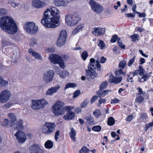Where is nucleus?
<instances>
[{"label": "nucleus", "mask_w": 153, "mask_h": 153, "mask_svg": "<svg viewBox=\"0 0 153 153\" xmlns=\"http://www.w3.org/2000/svg\"><path fill=\"white\" fill-rule=\"evenodd\" d=\"M71 131L69 133L70 137L73 141H75L76 140L75 137L76 134V132L73 127L71 128Z\"/></svg>", "instance_id": "obj_28"}, {"label": "nucleus", "mask_w": 153, "mask_h": 153, "mask_svg": "<svg viewBox=\"0 0 153 153\" xmlns=\"http://www.w3.org/2000/svg\"><path fill=\"white\" fill-rule=\"evenodd\" d=\"M137 89L138 91V92L137 93L138 95H144L146 93L145 92L143 91L142 89L140 88H137Z\"/></svg>", "instance_id": "obj_53"}, {"label": "nucleus", "mask_w": 153, "mask_h": 153, "mask_svg": "<svg viewBox=\"0 0 153 153\" xmlns=\"http://www.w3.org/2000/svg\"><path fill=\"white\" fill-rule=\"evenodd\" d=\"M8 115L11 123L10 125L11 127L13 126L15 122L16 121V117L13 113H10Z\"/></svg>", "instance_id": "obj_21"}, {"label": "nucleus", "mask_w": 153, "mask_h": 153, "mask_svg": "<svg viewBox=\"0 0 153 153\" xmlns=\"http://www.w3.org/2000/svg\"><path fill=\"white\" fill-rule=\"evenodd\" d=\"M62 58V57L58 55L54 54L51 55L49 57L51 62L54 64H58Z\"/></svg>", "instance_id": "obj_17"}, {"label": "nucleus", "mask_w": 153, "mask_h": 153, "mask_svg": "<svg viewBox=\"0 0 153 153\" xmlns=\"http://www.w3.org/2000/svg\"><path fill=\"white\" fill-rule=\"evenodd\" d=\"M98 98V96H93L91 99V103H92L95 102Z\"/></svg>", "instance_id": "obj_61"}, {"label": "nucleus", "mask_w": 153, "mask_h": 153, "mask_svg": "<svg viewBox=\"0 0 153 153\" xmlns=\"http://www.w3.org/2000/svg\"><path fill=\"white\" fill-rule=\"evenodd\" d=\"M48 104V102L44 98L39 100H32L31 106L34 110H39L43 108Z\"/></svg>", "instance_id": "obj_5"}, {"label": "nucleus", "mask_w": 153, "mask_h": 153, "mask_svg": "<svg viewBox=\"0 0 153 153\" xmlns=\"http://www.w3.org/2000/svg\"><path fill=\"white\" fill-rule=\"evenodd\" d=\"M101 129V127L99 126H94L92 128V130L93 131L97 132L100 131Z\"/></svg>", "instance_id": "obj_45"}, {"label": "nucleus", "mask_w": 153, "mask_h": 153, "mask_svg": "<svg viewBox=\"0 0 153 153\" xmlns=\"http://www.w3.org/2000/svg\"><path fill=\"white\" fill-rule=\"evenodd\" d=\"M7 3L10 4L11 6L13 7H15L20 5L19 4L13 0H9L7 2Z\"/></svg>", "instance_id": "obj_33"}, {"label": "nucleus", "mask_w": 153, "mask_h": 153, "mask_svg": "<svg viewBox=\"0 0 153 153\" xmlns=\"http://www.w3.org/2000/svg\"><path fill=\"white\" fill-rule=\"evenodd\" d=\"M73 108V107L70 106H66L65 107H64V110L65 109V111L69 112L71 111V110Z\"/></svg>", "instance_id": "obj_52"}, {"label": "nucleus", "mask_w": 153, "mask_h": 153, "mask_svg": "<svg viewBox=\"0 0 153 153\" xmlns=\"http://www.w3.org/2000/svg\"><path fill=\"white\" fill-rule=\"evenodd\" d=\"M108 82L106 81H105L103 82L100 85V89H105L107 86Z\"/></svg>", "instance_id": "obj_37"}, {"label": "nucleus", "mask_w": 153, "mask_h": 153, "mask_svg": "<svg viewBox=\"0 0 153 153\" xmlns=\"http://www.w3.org/2000/svg\"><path fill=\"white\" fill-rule=\"evenodd\" d=\"M139 36L137 34H134L130 36L131 38L132 39L133 42H135L136 40H138Z\"/></svg>", "instance_id": "obj_42"}, {"label": "nucleus", "mask_w": 153, "mask_h": 153, "mask_svg": "<svg viewBox=\"0 0 153 153\" xmlns=\"http://www.w3.org/2000/svg\"><path fill=\"white\" fill-rule=\"evenodd\" d=\"M64 103L58 100L52 107V111L56 116L61 115L65 113L64 110Z\"/></svg>", "instance_id": "obj_3"}, {"label": "nucleus", "mask_w": 153, "mask_h": 153, "mask_svg": "<svg viewBox=\"0 0 153 153\" xmlns=\"http://www.w3.org/2000/svg\"><path fill=\"white\" fill-rule=\"evenodd\" d=\"M24 28L27 33L31 34H36L38 30V27L33 22L25 23L24 25Z\"/></svg>", "instance_id": "obj_6"}, {"label": "nucleus", "mask_w": 153, "mask_h": 153, "mask_svg": "<svg viewBox=\"0 0 153 153\" xmlns=\"http://www.w3.org/2000/svg\"><path fill=\"white\" fill-rule=\"evenodd\" d=\"M96 68H97L98 71H100V70L101 65L99 60H96L95 62V60L93 58H91L90 62L88 66V68L94 70Z\"/></svg>", "instance_id": "obj_10"}, {"label": "nucleus", "mask_w": 153, "mask_h": 153, "mask_svg": "<svg viewBox=\"0 0 153 153\" xmlns=\"http://www.w3.org/2000/svg\"><path fill=\"white\" fill-rule=\"evenodd\" d=\"M45 146L47 149H51L53 147V143L51 140H48L45 143Z\"/></svg>", "instance_id": "obj_31"}, {"label": "nucleus", "mask_w": 153, "mask_h": 153, "mask_svg": "<svg viewBox=\"0 0 153 153\" xmlns=\"http://www.w3.org/2000/svg\"><path fill=\"white\" fill-rule=\"evenodd\" d=\"M126 63L125 61H122L120 62L119 66L120 67L123 69L126 65Z\"/></svg>", "instance_id": "obj_50"}, {"label": "nucleus", "mask_w": 153, "mask_h": 153, "mask_svg": "<svg viewBox=\"0 0 153 153\" xmlns=\"http://www.w3.org/2000/svg\"><path fill=\"white\" fill-rule=\"evenodd\" d=\"M109 90L102 91V89H100L98 92L97 95L100 97L105 96L109 92Z\"/></svg>", "instance_id": "obj_26"}, {"label": "nucleus", "mask_w": 153, "mask_h": 153, "mask_svg": "<svg viewBox=\"0 0 153 153\" xmlns=\"http://www.w3.org/2000/svg\"><path fill=\"white\" fill-rule=\"evenodd\" d=\"M46 5V3L40 0H34L32 2L33 6L35 7L40 8L44 7Z\"/></svg>", "instance_id": "obj_18"}, {"label": "nucleus", "mask_w": 153, "mask_h": 153, "mask_svg": "<svg viewBox=\"0 0 153 153\" xmlns=\"http://www.w3.org/2000/svg\"><path fill=\"white\" fill-rule=\"evenodd\" d=\"M135 56H134L132 58L130 59L128 62V66L130 67L132 63L134 62V61Z\"/></svg>", "instance_id": "obj_54"}, {"label": "nucleus", "mask_w": 153, "mask_h": 153, "mask_svg": "<svg viewBox=\"0 0 153 153\" xmlns=\"http://www.w3.org/2000/svg\"><path fill=\"white\" fill-rule=\"evenodd\" d=\"M117 38L118 36L117 35H114L110 40L111 42H116Z\"/></svg>", "instance_id": "obj_56"}, {"label": "nucleus", "mask_w": 153, "mask_h": 153, "mask_svg": "<svg viewBox=\"0 0 153 153\" xmlns=\"http://www.w3.org/2000/svg\"><path fill=\"white\" fill-rule=\"evenodd\" d=\"M54 4L57 7L66 6L65 1L63 0H54Z\"/></svg>", "instance_id": "obj_24"}, {"label": "nucleus", "mask_w": 153, "mask_h": 153, "mask_svg": "<svg viewBox=\"0 0 153 153\" xmlns=\"http://www.w3.org/2000/svg\"><path fill=\"white\" fill-rule=\"evenodd\" d=\"M65 22L69 26L73 27L77 24L80 20L79 16L76 14H68L65 17Z\"/></svg>", "instance_id": "obj_4"}, {"label": "nucleus", "mask_w": 153, "mask_h": 153, "mask_svg": "<svg viewBox=\"0 0 153 153\" xmlns=\"http://www.w3.org/2000/svg\"><path fill=\"white\" fill-rule=\"evenodd\" d=\"M59 134V130H57L55 132L54 137L56 141H57V140L58 138V136Z\"/></svg>", "instance_id": "obj_59"}, {"label": "nucleus", "mask_w": 153, "mask_h": 153, "mask_svg": "<svg viewBox=\"0 0 153 153\" xmlns=\"http://www.w3.org/2000/svg\"><path fill=\"white\" fill-rule=\"evenodd\" d=\"M115 123V120L112 117H110L108 118L107 122L108 124L110 126L113 125Z\"/></svg>", "instance_id": "obj_36"}, {"label": "nucleus", "mask_w": 153, "mask_h": 153, "mask_svg": "<svg viewBox=\"0 0 153 153\" xmlns=\"http://www.w3.org/2000/svg\"><path fill=\"white\" fill-rule=\"evenodd\" d=\"M120 101V100L117 98H115L111 100V104L117 103Z\"/></svg>", "instance_id": "obj_63"}, {"label": "nucleus", "mask_w": 153, "mask_h": 153, "mask_svg": "<svg viewBox=\"0 0 153 153\" xmlns=\"http://www.w3.org/2000/svg\"><path fill=\"white\" fill-rule=\"evenodd\" d=\"M7 13V10L5 9L0 8V16L6 15Z\"/></svg>", "instance_id": "obj_44"}, {"label": "nucleus", "mask_w": 153, "mask_h": 153, "mask_svg": "<svg viewBox=\"0 0 153 153\" xmlns=\"http://www.w3.org/2000/svg\"><path fill=\"white\" fill-rule=\"evenodd\" d=\"M133 118V116L131 115L128 116L126 119V120L128 122L131 121Z\"/></svg>", "instance_id": "obj_62"}, {"label": "nucleus", "mask_w": 153, "mask_h": 153, "mask_svg": "<svg viewBox=\"0 0 153 153\" xmlns=\"http://www.w3.org/2000/svg\"><path fill=\"white\" fill-rule=\"evenodd\" d=\"M8 81L4 80L2 77H0V86L1 87H5L8 85Z\"/></svg>", "instance_id": "obj_27"}, {"label": "nucleus", "mask_w": 153, "mask_h": 153, "mask_svg": "<svg viewBox=\"0 0 153 153\" xmlns=\"http://www.w3.org/2000/svg\"><path fill=\"white\" fill-rule=\"evenodd\" d=\"M66 39L59 37L57 41V45L59 47H61L64 45L66 41Z\"/></svg>", "instance_id": "obj_25"}, {"label": "nucleus", "mask_w": 153, "mask_h": 153, "mask_svg": "<svg viewBox=\"0 0 153 153\" xmlns=\"http://www.w3.org/2000/svg\"><path fill=\"white\" fill-rule=\"evenodd\" d=\"M114 73L116 76L118 75L119 74H123L124 75H125L126 74L125 73L123 72L122 69H120L118 71H115Z\"/></svg>", "instance_id": "obj_47"}, {"label": "nucleus", "mask_w": 153, "mask_h": 153, "mask_svg": "<svg viewBox=\"0 0 153 153\" xmlns=\"http://www.w3.org/2000/svg\"><path fill=\"white\" fill-rule=\"evenodd\" d=\"M76 86V84L74 83H68L65 86L64 89L65 90L69 88H74Z\"/></svg>", "instance_id": "obj_35"}, {"label": "nucleus", "mask_w": 153, "mask_h": 153, "mask_svg": "<svg viewBox=\"0 0 153 153\" xmlns=\"http://www.w3.org/2000/svg\"><path fill=\"white\" fill-rule=\"evenodd\" d=\"M61 56L62 57V59L63 58V61L67 60L69 58V57L68 55L65 54H62Z\"/></svg>", "instance_id": "obj_60"}, {"label": "nucleus", "mask_w": 153, "mask_h": 153, "mask_svg": "<svg viewBox=\"0 0 153 153\" xmlns=\"http://www.w3.org/2000/svg\"><path fill=\"white\" fill-rule=\"evenodd\" d=\"M58 74L62 78H65L69 76V73L67 71H64L58 73Z\"/></svg>", "instance_id": "obj_29"}, {"label": "nucleus", "mask_w": 153, "mask_h": 153, "mask_svg": "<svg viewBox=\"0 0 153 153\" xmlns=\"http://www.w3.org/2000/svg\"><path fill=\"white\" fill-rule=\"evenodd\" d=\"M122 80V78L121 76H119L115 77L111 74L109 76L108 81L109 83H113L114 84H117L120 83Z\"/></svg>", "instance_id": "obj_16"}, {"label": "nucleus", "mask_w": 153, "mask_h": 153, "mask_svg": "<svg viewBox=\"0 0 153 153\" xmlns=\"http://www.w3.org/2000/svg\"><path fill=\"white\" fill-rule=\"evenodd\" d=\"M59 12L55 7H51L47 9L44 13V16L41 20V23L45 27L55 28L60 25Z\"/></svg>", "instance_id": "obj_1"}, {"label": "nucleus", "mask_w": 153, "mask_h": 153, "mask_svg": "<svg viewBox=\"0 0 153 153\" xmlns=\"http://www.w3.org/2000/svg\"><path fill=\"white\" fill-rule=\"evenodd\" d=\"M28 52L29 54L34 57L36 59L38 60H42V57L41 55L38 53L36 52L30 48L28 50Z\"/></svg>", "instance_id": "obj_19"}, {"label": "nucleus", "mask_w": 153, "mask_h": 153, "mask_svg": "<svg viewBox=\"0 0 153 153\" xmlns=\"http://www.w3.org/2000/svg\"><path fill=\"white\" fill-rule=\"evenodd\" d=\"M29 150L30 153H44V151L40 146L36 144L32 145L29 147Z\"/></svg>", "instance_id": "obj_12"}, {"label": "nucleus", "mask_w": 153, "mask_h": 153, "mask_svg": "<svg viewBox=\"0 0 153 153\" xmlns=\"http://www.w3.org/2000/svg\"><path fill=\"white\" fill-rule=\"evenodd\" d=\"M87 123L90 124H94V121H93V118L91 116L86 117L85 118Z\"/></svg>", "instance_id": "obj_38"}, {"label": "nucleus", "mask_w": 153, "mask_h": 153, "mask_svg": "<svg viewBox=\"0 0 153 153\" xmlns=\"http://www.w3.org/2000/svg\"><path fill=\"white\" fill-rule=\"evenodd\" d=\"M67 36V33L65 30H63L60 31L59 34V37L66 39Z\"/></svg>", "instance_id": "obj_30"}, {"label": "nucleus", "mask_w": 153, "mask_h": 153, "mask_svg": "<svg viewBox=\"0 0 153 153\" xmlns=\"http://www.w3.org/2000/svg\"><path fill=\"white\" fill-rule=\"evenodd\" d=\"M89 3L92 10L96 13H100L103 11L102 7L95 1L91 0Z\"/></svg>", "instance_id": "obj_9"}, {"label": "nucleus", "mask_w": 153, "mask_h": 153, "mask_svg": "<svg viewBox=\"0 0 153 153\" xmlns=\"http://www.w3.org/2000/svg\"><path fill=\"white\" fill-rule=\"evenodd\" d=\"M89 150L86 147H83L79 151L80 153H89Z\"/></svg>", "instance_id": "obj_41"}, {"label": "nucleus", "mask_w": 153, "mask_h": 153, "mask_svg": "<svg viewBox=\"0 0 153 153\" xmlns=\"http://www.w3.org/2000/svg\"><path fill=\"white\" fill-rule=\"evenodd\" d=\"M93 114L96 118H98L101 116V113L99 110L97 109L93 112Z\"/></svg>", "instance_id": "obj_40"}, {"label": "nucleus", "mask_w": 153, "mask_h": 153, "mask_svg": "<svg viewBox=\"0 0 153 153\" xmlns=\"http://www.w3.org/2000/svg\"><path fill=\"white\" fill-rule=\"evenodd\" d=\"M23 121L22 120H20L16 124H14L13 129L15 130L16 129H22L23 128Z\"/></svg>", "instance_id": "obj_23"}, {"label": "nucleus", "mask_w": 153, "mask_h": 153, "mask_svg": "<svg viewBox=\"0 0 153 153\" xmlns=\"http://www.w3.org/2000/svg\"><path fill=\"white\" fill-rule=\"evenodd\" d=\"M32 42L30 43V45L31 46H34V45L36 44L37 43V41L35 39H33L31 40Z\"/></svg>", "instance_id": "obj_64"}, {"label": "nucleus", "mask_w": 153, "mask_h": 153, "mask_svg": "<svg viewBox=\"0 0 153 153\" xmlns=\"http://www.w3.org/2000/svg\"><path fill=\"white\" fill-rule=\"evenodd\" d=\"M60 88L61 86L59 85L52 87L47 91L46 94L47 95L52 96L54 94L57 92Z\"/></svg>", "instance_id": "obj_15"}, {"label": "nucleus", "mask_w": 153, "mask_h": 153, "mask_svg": "<svg viewBox=\"0 0 153 153\" xmlns=\"http://www.w3.org/2000/svg\"><path fill=\"white\" fill-rule=\"evenodd\" d=\"M84 26V24H81L80 25H79L76 28V29H77L79 32L82 30V28Z\"/></svg>", "instance_id": "obj_58"}, {"label": "nucleus", "mask_w": 153, "mask_h": 153, "mask_svg": "<svg viewBox=\"0 0 153 153\" xmlns=\"http://www.w3.org/2000/svg\"><path fill=\"white\" fill-rule=\"evenodd\" d=\"M9 123V120L7 119H5L2 123V125L3 126H6L8 125Z\"/></svg>", "instance_id": "obj_55"}, {"label": "nucleus", "mask_w": 153, "mask_h": 153, "mask_svg": "<svg viewBox=\"0 0 153 153\" xmlns=\"http://www.w3.org/2000/svg\"><path fill=\"white\" fill-rule=\"evenodd\" d=\"M139 74L140 75H142L144 74L145 72V70L142 68V67L140 66H139Z\"/></svg>", "instance_id": "obj_49"}, {"label": "nucleus", "mask_w": 153, "mask_h": 153, "mask_svg": "<svg viewBox=\"0 0 153 153\" xmlns=\"http://www.w3.org/2000/svg\"><path fill=\"white\" fill-rule=\"evenodd\" d=\"M105 32V28L98 27L94 29L92 31V33L95 36H97L103 35Z\"/></svg>", "instance_id": "obj_20"}, {"label": "nucleus", "mask_w": 153, "mask_h": 153, "mask_svg": "<svg viewBox=\"0 0 153 153\" xmlns=\"http://www.w3.org/2000/svg\"><path fill=\"white\" fill-rule=\"evenodd\" d=\"M89 100L86 99H85L82 103L80 104V107L82 108H85L87 105L88 103H89Z\"/></svg>", "instance_id": "obj_34"}, {"label": "nucleus", "mask_w": 153, "mask_h": 153, "mask_svg": "<svg viewBox=\"0 0 153 153\" xmlns=\"http://www.w3.org/2000/svg\"><path fill=\"white\" fill-rule=\"evenodd\" d=\"M151 74V72H149L146 74L144 75L143 76L144 77V78L145 79L146 81L150 77Z\"/></svg>", "instance_id": "obj_57"}, {"label": "nucleus", "mask_w": 153, "mask_h": 153, "mask_svg": "<svg viewBox=\"0 0 153 153\" xmlns=\"http://www.w3.org/2000/svg\"><path fill=\"white\" fill-rule=\"evenodd\" d=\"M11 96L10 91L8 90L2 91L0 94V102L4 103L9 100Z\"/></svg>", "instance_id": "obj_8"}, {"label": "nucleus", "mask_w": 153, "mask_h": 153, "mask_svg": "<svg viewBox=\"0 0 153 153\" xmlns=\"http://www.w3.org/2000/svg\"><path fill=\"white\" fill-rule=\"evenodd\" d=\"M56 124L54 123L46 122L41 128L42 131L44 134L48 135L53 132L55 130Z\"/></svg>", "instance_id": "obj_7"}, {"label": "nucleus", "mask_w": 153, "mask_h": 153, "mask_svg": "<svg viewBox=\"0 0 153 153\" xmlns=\"http://www.w3.org/2000/svg\"><path fill=\"white\" fill-rule=\"evenodd\" d=\"M15 136L19 143H23L26 140L25 134L22 131L18 130L15 134Z\"/></svg>", "instance_id": "obj_14"}, {"label": "nucleus", "mask_w": 153, "mask_h": 153, "mask_svg": "<svg viewBox=\"0 0 153 153\" xmlns=\"http://www.w3.org/2000/svg\"><path fill=\"white\" fill-rule=\"evenodd\" d=\"M75 116V113L71 111L68 112L67 114L63 116V118L65 120H70L73 119Z\"/></svg>", "instance_id": "obj_22"}, {"label": "nucleus", "mask_w": 153, "mask_h": 153, "mask_svg": "<svg viewBox=\"0 0 153 153\" xmlns=\"http://www.w3.org/2000/svg\"><path fill=\"white\" fill-rule=\"evenodd\" d=\"M59 61L58 64H59L60 67L64 69L65 68V66L63 60L62 58Z\"/></svg>", "instance_id": "obj_43"}, {"label": "nucleus", "mask_w": 153, "mask_h": 153, "mask_svg": "<svg viewBox=\"0 0 153 153\" xmlns=\"http://www.w3.org/2000/svg\"><path fill=\"white\" fill-rule=\"evenodd\" d=\"M86 78L89 81H91L97 76V73L93 69H88L85 70Z\"/></svg>", "instance_id": "obj_13"}, {"label": "nucleus", "mask_w": 153, "mask_h": 153, "mask_svg": "<svg viewBox=\"0 0 153 153\" xmlns=\"http://www.w3.org/2000/svg\"><path fill=\"white\" fill-rule=\"evenodd\" d=\"M0 26L3 31L10 34H14L17 31L16 23L8 16L2 17L0 18Z\"/></svg>", "instance_id": "obj_2"}, {"label": "nucleus", "mask_w": 153, "mask_h": 153, "mask_svg": "<svg viewBox=\"0 0 153 153\" xmlns=\"http://www.w3.org/2000/svg\"><path fill=\"white\" fill-rule=\"evenodd\" d=\"M144 98L140 96L137 97L136 99V101L139 103H141L143 101Z\"/></svg>", "instance_id": "obj_48"}, {"label": "nucleus", "mask_w": 153, "mask_h": 153, "mask_svg": "<svg viewBox=\"0 0 153 153\" xmlns=\"http://www.w3.org/2000/svg\"><path fill=\"white\" fill-rule=\"evenodd\" d=\"M88 52L86 51H84L82 53L81 56L82 59L84 61L85 60L88 56Z\"/></svg>", "instance_id": "obj_39"}, {"label": "nucleus", "mask_w": 153, "mask_h": 153, "mask_svg": "<svg viewBox=\"0 0 153 153\" xmlns=\"http://www.w3.org/2000/svg\"><path fill=\"white\" fill-rule=\"evenodd\" d=\"M117 42L118 43L119 46L122 48L124 49L125 45H124L120 40V39L119 38L118 39Z\"/></svg>", "instance_id": "obj_46"}, {"label": "nucleus", "mask_w": 153, "mask_h": 153, "mask_svg": "<svg viewBox=\"0 0 153 153\" xmlns=\"http://www.w3.org/2000/svg\"><path fill=\"white\" fill-rule=\"evenodd\" d=\"M80 94V91L79 90H77L74 93L73 97L74 98H75L79 96Z\"/></svg>", "instance_id": "obj_51"}, {"label": "nucleus", "mask_w": 153, "mask_h": 153, "mask_svg": "<svg viewBox=\"0 0 153 153\" xmlns=\"http://www.w3.org/2000/svg\"><path fill=\"white\" fill-rule=\"evenodd\" d=\"M54 75V72L52 70L46 72L44 74L43 78V81L46 83L51 82L53 80V78Z\"/></svg>", "instance_id": "obj_11"}, {"label": "nucleus", "mask_w": 153, "mask_h": 153, "mask_svg": "<svg viewBox=\"0 0 153 153\" xmlns=\"http://www.w3.org/2000/svg\"><path fill=\"white\" fill-rule=\"evenodd\" d=\"M98 46L100 47V49H103L105 48V44L101 40H98Z\"/></svg>", "instance_id": "obj_32"}]
</instances>
